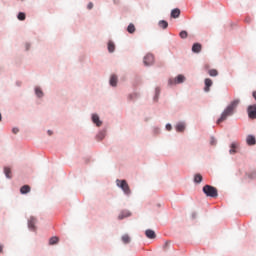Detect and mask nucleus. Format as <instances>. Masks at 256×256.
<instances>
[{"mask_svg":"<svg viewBox=\"0 0 256 256\" xmlns=\"http://www.w3.org/2000/svg\"><path fill=\"white\" fill-rule=\"evenodd\" d=\"M239 103V99L232 101L230 105H228L226 109L222 112L221 117L217 120V125L223 123V121H226L227 117H231L235 109H237V105H239Z\"/></svg>","mask_w":256,"mask_h":256,"instance_id":"obj_1","label":"nucleus"},{"mask_svg":"<svg viewBox=\"0 0 256 256\" xmlns=\"http://www.w3.org/2000/svg\"><path fill=\"white\" fill-rule=\"evenodd\" d=\"M204 195H206V197H212L213 199H215L216 197H219V192L217 191V188L211 186V185H205L202 189Z\"/></svg>","mask_w":256,"mask_h":256,"instance_id":"obj_2","label":"nucleus"},{"mask_svg":"<svg viewBox=\"0 0 256 256\" xmlns=\"http://www.w3.org/2000/svg\"><path fill=\"white\" fill-rule=\"evenodd\" d=\"M116 185L122 189L125 195H131V188L129 187L127 180H116Z\"/></svg>","mask_w":256,"mask_h":256,"instance_id":"obj_3","label":"nucleus"},{"mask_svg":"<svg viewBox=\"0 0 256 256\" xmlns=\"http://www.w3.org/2000/svg\"><path fill=\"white\" fill-rule=\"evenodd\" d=\"M37 218L35 216H31L28 219V229H30V231H37Z\"/></svg>","mask_w":256,"mask_h":256,"instance_id":"obj_4","label":"nucleus"},{"mask_svg":"<svg viewBox=\"0 0 256 256\" xmlns=\"http://www.w3.org/2000/svg\"><path fill=\"white\" fill-rule=\"evenodd\" d=\"M183 81H185V76L180 74L176 78L170 79L169 80V85H177L179 83H183Z\"/></svg>","mask_w":256,"mask_h":256,"instance_id":"obj_5","label":"nucleus"},{"mask_svg":"<svg viewBox=\"0 0 256 256\" xmlns=\"http://www.w3.org/2000/svg\"><path fill=\"white\" fill-rule=\"evenodd\" d=\"M153 63H155V57L152 54H147L144 57V65L149 66L153 65Z\"/></svg>","mask_w":256,"mask_h":256,"instance_id":"obj_6","label":"nucleus"},{"mask_svg":"<svg viewBox=\"0 0 256 256\" xmlns=\"http://www.w3.org/2000/svg\"><path fill=\"white\" fill-rule=\"evenodd\" d=\"M248 115L250 119H256V104L248 107Z\"/></svg>","mask_w":256,"mask_h":256,"instance_id":"obj_7","label":"nucleus"},{"mask_svg":"<svg viewBox=\"0 0 256 256\" xmlns=\"http://www.w3.org/2000/svg\"><path fill=\"white\" fill-rule=\"evenodd\" d=\"M238 149H239V143L232 142L230 145V150H229L230 155H235V153H237Z\"/></svg>","mask_w":256,"mask_h":256,"instance_id":"obj_8","label":"nucleus"},{"mask_svg":"<svg viewBox=\"0 0 256 256\" xmlns=\"http://www.w3.org/2000/svg\"><path fill=\"white\" fill-rule=\"evenodd\" d=\"M213 85V80H211V78H206L205 79V87H204V91L206 92V93H209V91H210V87Z\"/></svg>","mask_w":256,"mask_h":256,"instance_id":"obj_9","label":"nucleus"},{"mask_svg":"<svg viewBox=\"0 0 256 256\" xmlns=\"http://www.w3.org/2000/svg\"><path fill=\"white\" fill-rule=\"evenodd\" d=\"M92 121L93 123H95V125H97V127H101V125H103V122H101V120L99 119V115L97 114L92 115Z\"/></svg>","mask_w":256,"mask_h":256,"instance_id":"obj_10","label":"nucleus"},{"mask_svg":"<svg viewBox=\"0 0 256 256\" xmlns=\"http://www.w3.org/2000/svg\"><path fill=\"white\" fill-rule=\"evenodd\" d=\"M145 235L148 239H155V237H157V235L155 234V231L151 229L146 230Z\"/></svg>","mask_w":256,"mask_h":256,"instance_id":"obj_11","label":"nucleus"},{"mask_svg":"<svg viewBox=\"0 0 256 256\" xmlns=\"http://www.w3.org/2000/svg\"><path fill=\"white\" fill-rule=\"evenodd\" d=\"M179 15H181V10H179V8H175L171 11V17L173 19H178Z\"/></svg>","mask_w":256,"mask_h":256,"instance_id":"obj_12","label":"nucleus"},{"mask_svg":"<svg viewBox=\"0 0 256 256\" xmlns=\"http://www.w3.org/2000/svg\"><path fill=\"white\" fill-rule=\"evenodd\" d=\"M246 143H247V145H255L256 144L255 136H253V135L247 136Z\"/></svg>","mask_w":256,"mask_h":256,"instance_id":"obj_13","label":"nucleus"},{"mask_svg":"<svg viewBox=\"0 0 256 256\" xmlns=\"http://www.w3.org/2000/svg\"><path fill=\"white\" fill-rule=\"evenodd\" d=\"M202 46L200 43H195L192 46L193 53H201Z\"/></svg>","mask_w":256,"mask_h":256,"instance_id":"obj_14","label":"nucleus"},{"mask_svg":"<svg viewBox=\"0 0 256 256\" xmlns=\"http://www.w3.org/2000/svg\"><path fill=\"white\" fill-rule=\"evenodd\" d=\"M31 191V187L29 185H24L20 189V193L22 195H26V193H29Z\"/></svg>","mask_w":256,"mask_h":256,"instance_id":"obj_15","label":"nucleus"},{"mask_svg":"<svg viewBox=\"0 0 256 256\" xmlns=\"http://www.w3.org/2000/svg\"><path fill=\"white\" fill-rule=\"evenodd\" d=\"M125 217H131V212L125 210V211H122L119 216H118V219H125Z\"/></svg>","mask_w":256,"mask_h":256,"instance_id":"obj_16","label":"nucleus"},{"mask_svg":"<svg viewBox=\"0 0 256 256\" xmlns=\"http://www.w3.org/2000/svg\"><path fill=\"white\" fill-rule=\"evenodd\" d=\"M110 85L112 87H117V75L113 74L111 77H110Z\"/></svg>","mask_w":256,"mask_h":256,"instance_id":"obj_17","label":"nucleus"},{"mask_svg":"<svg viewBox=\"0 0 256 256\" xmlns=\"http://www.w3.org/2000/svg\"><path fill=\"white\" fill-rule=\"evenodd\" d=\"M176 131H178L179 133H183V131H185V124L184 123H178L176 125Z\"/></svg>","mask_w":256,"mask_h":256,"instance_id":"obj_18","label":"nucleus"},{"mask_svg":"<svg viewBox=\"0 0 256 256\" xmlns=\"http://www.w3.org/2000/svg\"><path fill=\"white\" fill-rule=\"evenodd\" d=\"M160 29H167V27H169V23H167V21L165 20H161L158 23Z\"/></svg>","mask_w":256,"mask_h":256,"instance_id":"obj_19","label":"nucleus"},{"mask_svg":"<svg viewBox=\"0 0 256 256\" xmlns=\"http://www.w3.org/2000/svg\"><path fill=\"white\" fill-rule=\"evenodd\" d=\"M208 75H210V77H217V75H219V72L217 71V69H210L208 71Z\"/></svg>","mask_w":256,"mask_h":256,"instance_id":"obj_20","label":"nucleus"},{"mask_svg":"<svg viewBox=\"0 0 256 256\" xmlns=\"http://www.w3.org/2000/svg\"><path fill=\"white\" fill-rule=\"evenodd\" d=\"M49 243H50V245H57V243H59V237L54 236V237L50 238Z\"/></svg>","mask_w":256,"mask_h":256,"instance_id":"obj_21","label":"nucleus"},{"mask_svg":"<svg viewBox=\"0 0 256 256\" xmlns=\"http://www.w3.org/2000/svg\"><path fill=\"white\" fill-rule=\"evenodd\" d=\"M203 181V176L201 174H196L194 176V182L195 183H201Z\"/></svg>","mask_w":256,"mask_h":256,"instance_id":"obj_22","label":"nucleus"},{"mask_svg":"<svg viewBox=\"0 0 256 256\" xmlns=\"http://www.w3.org/2000/svg\"><path fill=\"white\" fill-rule=\"evenodd\" d=\"M108 51L109 53H113L115 51V44L113 42H108Z\"/></svg>","mask_w":256,"mask_h":256,"instance_id":"obj_23","label":"nucleus"},{"mask_svg":"<svg viewBox=\"0 0 256 256\" xmlns=\"http://www.w3.org/2000/svg\"><path fill=\"white\" fill-rule=\"evenodd\" d=\"M122 241L127 245V243H131V237H129L127 234H124L122 236Z\"/></svg>","mask_w":256,"mask_h":256,"instance_id":"obj_24","label":"nucleus"},{"mask_svg":"<svg viewBox=\"0 0 256 256\" xmlns=\"http://www.w3.org/2000/svg\"><path fill=\"white\" fill-rule=\"evenodd\" d=\"M4 173H5L6 177H7V179H11V168L5 167L4 168Z\"/></svg>","mask_w":256,"mask_h":256,"instance_id":"obj_25","label":"nucleus"},{"mask_svg":"<svg viewBox=\"0 0 256 256\" xmlns=\"http://www.w3.org/2000/svg\"><path fill=\"white\" fill-rule=\"evenodd\" d=\"M159 95H161V89L158 87L155 89L154 101H157L159 99Z\"/></svg>","mask_w":256,"mask_h":256,"instance_id":"obj_26","label":"nucleus"},{"mask_svg":"<svg viewBox=\"0 0 256 256\" xmlns=\"http://www.w3.org/2000/svg\"><path fill=\"white\" fill-rule=\"evenodd\" d=\"M127 31L128 33H134L135 32V25L133 24H129L128 27H127Z\"/></svg>","mask_w":256,"mask_h":256,"instance_id":"obj_27","label":"nucleus"},{"mask_svg":"<svg viewBox=\"0 0 256 256\" xmlns=\"http://www.w3.org/2000/svg\"><path fill=\"white\" fill-rule=\"evenodd\" d=\"M35 93L37 97H43V91L41 90V88H36Z\"/></svg>","mask_w":256,"mask_h":256,"instance_id":"obj_28","label":"nucleus"},{"mask_svg":"<svg viewBox=\"0 0 256 256\" xmlns=\"http://www.w3.org/2000/svg\"><path fill=\"white\" fill-rule=\"evenodd\" d=\"M18 19H19V21H25V13L20 12V13L18 14Z\"/></svg>","mask_w":256,"mask_h":256,"instance_id":"obj_29","label":"nucleus"},{"mask_svg":"<svg viewBox=\"0 0 256 256\" xmlns=\"http://www.w3.org/2000/svg\"><path fill=\"white\" fill-rule=\"evenodd\" d=\"M187 31H185V30H183V31H181L180 32V37H181V39H187Z\"/></svg>","mask_w":256,"mask_h":256,"instance_id":"obj_30","label":"nucleus"},{"mask_svg":"<svg viewBox=\"0 0 256 256\" xmlns=\"http://www.w3.org/2000/svg\"><path fill=\"white\" fill-rule=\"evenodd\" d=\"M12 133H14V135H17L19 133V128H13Z\"/></svg>","mask_w":256,"mask_h":256,"instance_id":"obj_31","label":"nucleus"},{"mask_svg":"<svg viewBox=\"0 0 256 256\" xmlns=\"http://www.w3.org/2000/svg\"><path fill=\"white\" fill-rule=\"evenodd\" d=\"M210 144L211 145H216L217 144V140H215V138H211Z\"/></svg>","mask_w":256,"mask_h":256,"instance_id":"obj_32","label":"nucleus"},{"mask_svg":"<svg viewBox=\"0 0 256 256\" xmlns=\"http://www.w3.org/2000/svg\"><path fill=\"white\" fill-rule=\"evenodd\" d=\"M87 9H89V10L93 9V2H90V3L88 4Z\"/></svg>","mask_w":256,"mask_h":256,"instance_id":"obj_33","label":"nucleus"},{"mask_svg":"<svg viewBox=\"0 0 256 256\" xmlns=\"http://www.w3.org/2000/svg\"><path fill=\"white\" fill-rule=\"evenodd\" d=\"M166 129H167V131H171V129H172L171 124H167V125H166Z\"/></svg>","mask_w":256,"mask_h":256,"instance_id":"obj_34","label":"nucleus"},{"mask_svg":"<svg viewBox=\"0 0 256 256\" xmlns=\"http://www.w3.org/2000/svg\"><path fill=\"white\" fill-rule=\"evenodd\" d=\"M98 137H100V139H103L105 137V134L100 133Z\"/></svg>","mask_w":256,"mask_h":256,"instance_id":"obj_35","label":"nucleus"},{"mask_svg":"<svg viewBox=\"0 0 256 256\" xmlns=\"http://www.w3.org/2000/svg\"><path fill=\"white\" fill-rule=\"evenodd\" d=\"M48 135H53V131H51V130H48Z\"/></svg>","mask_w":256,"mask_h":256,"instance_id":"obj_36","label":"nucleus"},{"mask_svg":"<svg viewBox=\"0 0 256 256\" xmlns=\"http://www.w3.org/2000/svg\"><path fill=\"white\" fill-rule=\"evenodd\" d=\"M1 251H3V246L2 245H0V253H1Z\"/></svg>","mask_w":256,"mask_h":256,"instance_id":"obj_37","label":"nucleus"}]
</instances>
